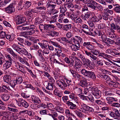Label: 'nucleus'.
Instances as JSON below:
<instances>
[{
	"instance_id": "1",
	"label": "nucleus",
	"mask_w": 120,
	"mask_h": 120,
	"mask_svg": "<svg viewBox=\"0 0 120 120\" xmlns=\"http://www.w3.org/2000/svg\"><path fill=\"white\" fill-rule=\"evenodd\" d=\"M6 57L8 60H7L5 63L3 64L2 68L5 70H6L9 68L12 64V57L10 56V55H6Z\"/></svg>"
},
{
	"instance_id": "2",
	"label": "nucleus",
	"mask_w": 120,
	"mask_h": 120,
	"mask_svg": "<svg viewBox=\"0 0 120 120\" xmlns=\"http://www.w3.org/2000/svg\"><path fill=\"white\" fill-rule=\"evenodd\" d=\"M81 111L86 114L88 113V111L91 112L94 111V109L92 108L83 104H81Z\"/></svg>"
},
{
	"instance_id": "3",
	"label": "nucleus",
	"mask_w": 120,
	"mask_h": 120,
	"mask_svg": "<svg viewBox=\"0 0 120 120\" xmlns=\"http://www.w3.org/2000/svg\"><path fill=\"white\" fill-rule=\"evenodd\" d=\"M14 20L16 24L19 25L25 22L26 19L25 17H22L20 15H16L14 18Z\"/></svg>"
},
{
	"instance_id": "4",
	"label": "nucleus",
	"mask_w": 120,
	"mask_h": 120,
	"mask_svg": "<svg viewBox=\"0 0 120 120\" xmlns=\"http://www.w3.org/2000/svg\"><path fill=\"white\" fill-rule=\"evenodd\" d=\"M22 1L19 2L18 7L20 8H19V10H22V7L24 8L25 9H28L30 7L32 4L31 1H26L25 2V3L24 5V6L22 7L21 5H22Z\"/></svg>"
},
{
	"instance_id": "5",
	"label": "nucleus",
	"mask_w": 120,
	"mask_h": 120,
	"mask_svg": "<svg viewBox=\"0 0 120 120\" xmlns=\"http://www.w3.org/2000/svg\"><path fill=\"white\" fill-rule=\"evenodd\" d=\"M83 65L86 68L89 67L90 69L93 68V65L92 62L88 59L86 58L83 61Z\"/></svg>"
},
{
	"instance_id": "6",
	"label": "nucleus",
	"mask_w": 120,
	"mask_h": 120,
	"mask_svg": "<svg viewBox=\"0 0 120 120\" xmlns=\"http://www.w3.org/2000/svg\"><path fill=\"white\" fill-rule=\"evenodd\" d=\"M57 84L62 89H64L67 87V85L65 80H58L56 81Z\"/></svg>"
},
{
	"instance_id": "7",
	"label": "nucleus",
	"mask_w": 120,
	"mask_h": 120,
	"mask_svg": "<svg viewBox=\"0 0 120 120\" xmlns=\"http://www.w3.org/2000/svg\"><path fill=\"white\" fill-rule=\"evenodd\" d=\"M5 10L6 12L8 13H11L14 12L15 9L14 7L12 4H10L8 7L5 8Z\"/></svg>"
},
{
	"instance_id": "8",
	"label": "nucleus",
	"mask_w": 120,
	"mask_h": 120,
	"mask_svg": "<svg viewBox=\"0 0 120 120\" xmlns=\"http://www.w3.org/2000/svg\"><path fill=\"white\" fill-rule=\"evenodd\" d=\"M15 66L19 71L22 73H24L23 68V66L21 63L19 62H16L15 63Z\"/></svg>"
},
{
	"instance_id": "9",
	"label": "nucleus",
	"mask_w": 120,
	"mask_h": 120,
	"mask_svg": "<svg viewBox=\"0 0 120 120\" xmlns=\"http://www.w3.org/2000/svg\"><path fill=\"white\" fill-rule=\"evenodd\" d=\"M101 91L97 89L92 93V94L96 99H99L101 97Z\"/></svg>"
},
{
	"instance_id": "10",
	"label": "nucleus",
	"mask_w": 120,
	"mask_h": 120,
	"mask_svg": "<svg viewBox=\"0 0 120 120\" xmlns=\"http://www.w3.org/2000/svg\"><path fill=\"white\" fill-rule=\"evenodd\" d=\"M32 101L33 103L38 104L41 103V101L40 98L35 96L32 95L31 96Z\"/></svg>"
},
{
	"instance_id": "11",
	"label": "nucleus",
	"mask_w": 120,
	"mask_h": 120,
	"mask_svg": "<svg viewBox=\"0 0 120 120\" xmlns=\"http://www.w3.org/2000/svg\"><path fill=\"white\" fill-rule=\"evenodd\" d=\"M82 66V64L79 61L75 62L74 68L77 72L80 71V68Z\"/></svg>"
},
{
	"instance_id": "12",
	"label": "nucleus",
	"mask_w": 120,
	"mask_h": 120,
	"mask_svg": "<svg viewBox=\"0 0 120 120\" xmlns=\"http://www.w3.org/2000/svg\"><path fill=\"white\" fill-rule=\"evenodd\" d=\"M98 77L102 79L105 80L106 81H109L110 80V78L108 75L104 74L102 75L100 74L98 75Z\"/></svg>"
},
{
	"instance_id": "13",
	"label": "nucleus",
	"mask_w": 120,
	"mask_h": 120,
	"mask_svg": "<svg viewBox=\"0 0 120 120\" xmlns=\"http://www.w3.org/2000/svg\"><path fill=\"white\" fill-rule=\"evenodd\" d=\"M102 19V17L100 15H98L97 16H94L92 18L91 20L92 21L95 22L99 21Z\"/></svg>"
},
{
	"instance_id": "14",
	"label": "nucleus",
	"mask_w": 120,
	"mask_h": 120,
	"mask_svg": "<svg viewBox=\"0 0 120 120\" xmlns=\"http://www.w3.org/2000/svg\"><path fill=\"white\" fill-rule=\"evenodd\" d=\"M106 99L107 103L110 104H112V102L113 101L116 102L118 101V99L116 98L112 97H107Z\"/></svg>"
},
{
	"instance_id": "15",
	"label": "nucleus",
	"mask_w": 120,
	"mask_h": 120,
	"mask_svg": "<svg viewBox=\"0 0 120 120\" xmlns=\"http://www.w3.org/2000/svg\"><path fill=\"white\" fill-rule=\"evenodd\" d=\"M86 77H89L94 80L95 79H96V75L93 72L89 71Z\"/></svg>"
},
{
	"instance_id": "16",
	"label": "nucleus",
	"mask_w": 120,
	"mask_h": 120,
	"mask_svg": "<svg viewBox=\"0 0 120 120\" xmlns=\"http://www.w3.org/2000/svg\"><path fill=\"white\" fill-rule=\"evenodd\" d=\"M75 44H76L80 46V44H82L83 41L82 38L79 36H76L75 37Z\"/></svg>"
},
{
	"instance_id": "17",
	"label": "nucleus",
	"mask_w": 120,
	"mask_h": 120,
	"mask_svg": "<svg viewBox=\"0 0 120 120\" xmlns=\"http://www.w3.org/2000/svg\"><path fill=\"white\" fill-rule=\"evenodd\" d=\"M75 45L73 44L72 45H71L69 47L72 50H73L76 51L79 49V48L80 47V46H79L78 45L76 44H74Z\"/></svg>"
},
{
	"instance_id": "18",
	"label": "nucleus",
	"mask_w": 120,
	"mask_h": 120,
	"mask_svg": "<svg viewBox=\"0 0 120 120\" xmlns=\"http://www.w3.org/2000/svg\"><path fill=\"white\" fill-rule=\"evenodd\" d=\"M38 44L40 46L41 48L43 49L46 48L49 45L48 41L45 40L43 41L42 43L39 42Z\"/></svg>"
},
{
	"instance_id": "19",
	"label": "nucleus",
	"mask_w": 120,
	"mask_h": 120,
	"mask_svg": "<svg viewBox=\"0 0 120 120\" xmlns=\"http://www.w3.org/2000/svg\"><path fill=\"white\" fill-rule=\"evenodd\" d=\"M2 99L4 101H6L9 100L10 98L9 95L7 94H3L0 96Z\"/></svg>"
},
{
	"instance_id": "20",
	"label": "nucleus",
	"mask_w": 120,
	"mask_h": 120,
	"mask_svg": "<svg viewBox=\"0 0 120 120\" xmlns=\"http://www.w3.org/2000/svg\"><path fill=\"white\" fill-rule=\"evenodd\" d=\"M5 37L6 38L10 41H12L15 38V35L13 34L10 35L7 34H6Z\"/></svg>"
},
{
	"instance_id": "21",
	"label": "nucleus",
	"mask_w": 120,
	"mask_h": 120,
	"mask_svg": "<svg viewBox=\"0 0 120 120\" xmlns=\"http://www.w3.org/2000/svg\"><path fill=\"white\" fill-rule=\"evenodd\" d=\"M16 101L17 104L19 107H22V105L25 102V101L21 98H18V100H16Z\"/></svg>"
},
{
	"instance_id": "22",
	"label": "nucleus",
	"mask_w": 120,
	"mask_h": 120,
	"mask_svg": "<svg viewBox=\"0 0 120 120\" xmlns=\"http://www.w3.org/2000/svg\"><path fill=\"white\" fill-rule=\"evenodd\" d=\"M34 25H30L28 26H24L22 27L21 29L22 30H29L30 29H32L34 28Z\"/></svg>"
},
{
	"instance_id": "23",
	"label": "nucleus",
	"mask_w": 120,
	"mask_h": 120,
	"mask_svg": "<svg viewBox=\"0 0 120 120\" xmlns=\"http://www.w3.org/2000/svg\"><path fill=\"white\" fill-rule=\"evenodd\" d=\"M82 27L83 28L84 30L82 29V30L83 32L85 34H88V32L87 31H86V30L87 31L88 30H89V27L87 25L85 24H83L82 26Z\"/></svg>"
},
{
	"instance_id": "24",
	"label": "nucleus",
	"mask_w": 120,
	"mask_h": 120,
	"mask_svg": "<svg viewBox=\"0 0 120 120\" xmlns=\"http://www.w3.org/2000/svg\"><path fill=\"white\" fill-rule=\"evenodd\" d=\"M66 1H67V0H66ZM67 2L66 1V2L64 3V8H63L61 5H60V12L61 13H64L66 12L67 10L66 6H67Z\"/></svg>"
},
{
	"instance_id": "25",
	"label": "nucleus",
	"mask_w": 120,
	"mask_h": 120,
	"mask_svg": "<svg viewBox=\"0 0 120 120\" xmlns=\"http://www.w3.org/2000/svg\"><path fill=\"white\" fill-rule=\"evenodd\" d=\"M11 77L9 75H5L4 77V81L6 82L8 84L11 81Z\"/></svg>"
},
{
	"instance_id": "26",
	"label": "nucleus",
	"mask_w": 120,
	"mask_h": 120,
	"mask_svg": "<svg viewBox=\"0 0 120 120\" xmlns=\"http://www.w3.org/2000/svg\"><path fill=\"white\" fill-rule=\"evenodd\" d=\"M68 45L69 46L71 45L74 44V43L75 44V40L74 38L72 37L71 38H68Z\"/></svg>"
},
{
	"instance_id": "27",
	"label": "nucleus",
	"mask_w": 120,
	"mask_h": 120,
	"mask_svg": "<svg viewBox=\"0 0 120 120\" xmlns=\"http://www.w3.org/2000/svg\"><path fill=\"white\" fill-rule=\"evenodd\" d=\"M50 3V2L49 3H48L46 5V7L49 9L51 10H54V9L55 8L56 5L51 4Z\"/></svg>"
},
{
	"instance_id": "28",
	"label": "nucleus",
	"mask_w": 120,
	"mask_h": 120,
	"mask_svg": "<svg viewBox=\"0 0 120 120\" xmlns=\"http://www.w3.org/2000/svg\"><path fill=\"white\" fill-rule=\"evenodd\" d=\"M28 52L25 49L23 48H20L19 50V52H18L20 54H22L26 55L28 54Z\"/></svg>"
},
{
	"instance_id": "29",
	"label": "nucleus",
	"mask_w": 120,
	"mask_h": 120,
	"mask_svg": "<svg viewBox=\"0 0 120 120\" xmlns=\"http://www.w3.org/2000/svg\"><path fill=\"white\" fill-rule=\"evenodd\" d=\"M54 94L56 95L61 97L62 96V93L57 89H55L54 91Z\"/></svg>"
},
{
	"instance_id": "30",
	"label": "nucleus",
	"mask_w": 120,
	"mask_h": 120,
	"mask_svg": "<svg viewBox=\"0 0 120 120\" xmlns=\"http://www.w3.org/2000/svg\"><path fill=\"white\" fill-rule=\"evenodd\" d=\"M16 83L17 84H20L22 82L23 80L22 78L21 77H18L16 78V80H15Z\"/></svg>"
},
{
	"instance_id": "31",
	"label": "nucleus",
	"mask_w": 120,
	"mask_h": 120,
	"mask_svg": "<svg viewBox=\"0 0 120 120\" xmlns=\"http://www.w3.org/2000/svg\"><path fill=\"white\" fill-rule=\"evenodd\" d=\"M79 85L82 87L86 86L87 85V83L86 80H82L80 81L79 83Z\"/></svg>"
},
{
	"instance_id": "32",
	"label": "nucleus",
	"mask_w": 120,
	"mask_h": 120,
	"mask_svg": "<svg viewBox=\"0 0 120 120\" xmlns=\"http://www.w3.org/2000/svg\"><path fill=\"white\" fill-rule=\"evenodd\" d=\"M7 89L9 90H11L9 86L3 85L2 86V92H7Z\"/></svg>"
},
{
	"instance_id": "33",
	"label": "nucleus",
	"mask_w": 120,
	"mask_h": 120,
	"mask_svg": "<svg viewBox=\"0 0 120 120\" xmlns=\"http://www.w3.org/2000/svg\"><path fill=\"white\" fill-rule=\"evenodd\" d=\"M8 84L10 85L13 88H14L15 85L17 84L15 80H11L10 81V82Z\"/></svg>"
},
{
	"instance_id": "34",
	"label": "nucleus",
	"mask_w": 120,
	"mask_h": 120,
	"mask_svg": "<svg viewBox=\"0 0 120 120\" xmlns=\"http://www.w3.org/2000/svg\"><path fill=\"white\" fill-rule=\"evenodd\" d=\"M54 86L53 84L52 83H48V86L46 87V88L49 90H52L53 89Z\"/></svg>"
},
{
	"instance_id": "35",
	"label": "nucleus",
	"mask_w": 120,
	"mask_h": 120,
	"mask_svg": "<svg viewBox=\"0 0 120 120\" xmlns=\"http://www.w3.org/2000/svg\"><path fill=\"white\" fill-rule=\"evenodd\" d=\"M68 106H70V108L71 109H75L76 108V105L69 101H68Z\"/></svg>"
},
{
	"instance_id": "36",
	"label": "nucleus",
	"mask_w": 120,
	"mask_h": 120,
	"mask_svg": "<svg viewBox=\"0 0 120 120\" xmlns=\"http://www.w3.org/2000/svg\"><path fill=\"white\" fill-rule=\"evenodd\" d=\"M52 33V37L54 38H55L56 37L58 36L59 35V32L55 31V30H52L51 31Z\"/></svg>"
},
{
	"instance_id": "37",
	"label": "nucleus",
	"mask_w": 120,
	"mask_h": 120,
	"mask_svg": "<svg viewBox=\"0 0 120 120\" xmlns=\"http://www.w3.org/2000/svg\"><path fill=\"white\" fill-rule=\"evenodd\" d=\"M88 71L86 70L84 68H82V69H81L80 71L79 72H78V73L81 72L82 74L86 76Z\"/></svg>"
},
{
	"instance_id": "38",
	"label": "nucleus",
	"mask_w": 120,
	"mask_h": 120,
	"mask_svg": "<svg viewBox=\"0 0 120 120\" xmlns=\"http://www.w3.org/2000/svg\"><path fill=\"white\" fill-rule=\"evenodd\" d=\"M115 119L118 120L120 119V113L118 110H115Z\"/></svg>"
},
{
	"instance_id": "39",
	"label": "nucleus",
	"mask_w": 120,
	"mask_h": 120,
	"mask_svg": "<svg viewBox=\"0 0 120 120\" xmlns=\"http://www.w3.org/2000/svg\"><path fill=\"white\" fill-rule=\"evenodd\" d=\"M20 35V36L26 38H28V34L27 31L21 32Z\"/></svg>"
},
{
	"instance_id": "40",
	"label": "nucleus",
	"mask_w": 120,
	"mask_h": 120,
	"mask_svg": "<svg viewBox=\"0 0 120 120\" xmlns=\"http://www.w3.org/2000/svg\"><path fill=\"white\" fill-rule=\"evenodd\" d=\"M35 26L34 27V28L32 29H30V31H27L28 35H33L35 33V30H34L35 29Z\"/></svg>"
},
{
	"instance_id": "41",
	"label": "nucleus",
	"mask_w": 120,
	"mask_h": 120,
	"mask_svg": "<svg viewBox=\"0 0 120 120\" xmlns=\"http://www.w3.org/2000/svg\"><path fill=\"white\" fill-rule=\"evenodd\" d=\"M68 95L69 100L71 101L75 98V95L73 93H70L69 91H68Z\"/></svg>"
},
{
	"instance_id": "42",
	"label": "nucleus",
	"mask_w": 120,
	"mask_h": 120,
	"mask_svg": "<svg viewBox=\"0 0 120 120\" xmlns=\"http://www.w3.org/2000/svg\"><path fill=\"white\" fill-rule=\"evenodd\" d=\"M5 57L0 52V65L3 64V63L4 61Z\"/></svg>"
},
{
	"instance_id": "43",
	"label": "nucleus",
	"mask_w": 120,
	"mask_h": 120,
	"mask_svg": "<svg viewBox=\"0 0 120 120\" xmlns=\"http://www.w3.org/2000/svg\"><path fill=\"white\" fill-rule=\"evenodd\" d=\"M75 76L74 77L77 78L78 80H82L84 78L83 76L77 73H75Z\"/></svg>"
},
{
	"instance_id": "44",
	"label": "nucleus",
	"mask_w": 120,
	"mask_h": 120,
	"mask_svg": "<svg viewBox=\"0 0 120 120\" xmlns=\"http://www.w3.org/2000/svg\"><path fill=\"white\" fill-rule=\"evenodd\" d=\"M27 59L26 58L24 57L23 58L22 60L21 63L23 64H25L28 66H29L30 65L27 62Z\"/></svg>"
},
{
	"instance_id": "45",
	"label": "nucleus",
	"mask_w": 120,
	"mask_h": 120,
	"mask_svg": "<svg viewBox=\"0 0 120 120\" xmlns=\"http://www.w3.org/2000/svg\"><path fill=\"white\" fill-rule=\"evenodd\" d=\"M107 38L106 36L104 34L101 36V37H100V40L103 42H105L107 40Z\"/></svg>"
},
{
	"instance_id": "46",
	"label": "nucleus",
	"mask_w": 120,
	"mask_h": 120,
	"mask_svg": "<svg viewBox=\"0 0 120 120\" xmlns=\"http://www.w3.org/2000/svg\"><path fill=\"white\" fill-rule=\"evenodd\" d=\"M37 105L36 103V104H32L30 106L33 109H37L40 108V105Z\"/></svg>"
},
{
	"instance_id": "47",
	"label": "nucleus",
	"mask_w": 120,
	"mask_h": 120,
	"mask_svg": "<svg viewBox=\"0 0 120 120\" xmlns=\"http://www.w3.org/2000/svg\"><path fill=\"white\" fill-rule=\"evenodd\" d=\"M47 108L50 110L54 109L53 105L50 103H47Z\"/></svg>"
},
{
	"instance_id": "48",
	"label": "nucleus",
	"mask_w": 120,
	"mask_h": 120,
	"mask_svg": "<svg viewBox=\"0 0 120 120\" xmlns=\"http://www.w3.org/2000/svg\"><path fill=\"white\" fill-rule=\"evenodd\" d=\"M12 48L18 52H19V50H20V48L19 47H18V45H16L15 44H13L12 46Z\"/></svg>"
},
{
	"instance_id": "49",
	"label": "nucleus",
	"mask_w": 120,
	"mask_h": 120,
	"mask_svg": "<svg viewBox=\"0 0 120 120\" xmlns=\"http://www.w3.org/2000/svg\"><path fill=\"white\" fill-rule=\"evenodd\" d=\"M68 17L70 18L72 20H74V21L77 18V15L74 13L70 15H68Z\"/></svg>"
},
{
	"instance_id": "50",
	"label": "nucleus",
	"mask_w": 120,
	"mask_h": 120,
	"mask_svg": "<svg viewBox=\"0 0 120 120\" xmlns=\"http://www.w3.org/2000/svg\"><path fill=\"white\" fill-rule=\"evenodd\" d=\"M42 20L38 17H36L35 19V22L37 24H38L42 22Z\"/></svg>"
},
{
	"instance_id": "51",
	"label": "nucleus",
	"mask_w": 120,
	"mask_h": 120,
	"mask_svg": "<svg viewBox=\"0 0 120 120\" xmlns=\"http://www.w3.org/2000/svg\"><path fill=\"white\" fill-rule=\"evenodd\" d=\"M90 57L91 59L93 61H97L99 59L98 57L92 54H91Z\"/></svg>"
},
{
	"instance_id": "52",
	"label": "nucleus",
	"mask_w": 120,
	"mask_h": 120,
	"mask_svg": "<svg viewBox=\"0 0 120 120\" xmlns=\"http://www.w3.org/2000/svg\"><path fill=\"white\" fill-rule=\"evenodd\" d=\"M39 49V47L38 45H34L30 47V50H37Z\"/></svg>"
},
{
	"instance_id": "53",
	"label": "nucleus",
	"mask_w": 120,
	"mask_h": 120,
	"mask_svg": "<svg viewBox=\"0 0 120 120\" xmlns=\"http://www.w3.org/2000/svg\"><path fill=\"white\" fill-rule=\"evenodd\" d=\"M114 10L117 13H120V6H117L114 8Z\"/></svg>"
},
{
	"instance_id": "54",
	"label": "nucleus",
	"mask_w": 120,
	"mask_h": 120,
	"mask_svg": "<svg viewBox=\"0 0 120 120\" xmlns=\"http://www.w3.org/2000/svg\"><path fill=\"white\" fill-rule=\"evenodd\" d=\"M16 39L17 41L18 42H19L18 43V44L19 45H21L20 43H23L24 41V39L20 37H18L17 38H16Z\"/></svg>"
},
{
	"instance_id": "55",
	"label": "nucleus",
	"mask_w": 120,
	"mask_h": 120,
	"mask_svg": "<svg viewBox=\"0 0 120 120\" xmlns=\"http://www.w3.org/2000/svg\"><path fill=\"white\" fill-rule=\"evenodd\" d=\"M108 85L110 86L116 87L117 86V85L116 84L115 82L112 81L110 82L109 83Z\"/></svg>"
},
{
	"instance_id": "56",
	"label": "nucleus",
	"mask_w": 120,
	"mask_h": 120,
	"mask_svg": "<svg viewBox=\"0 0 120 120\" xmlns=\"http://www.w3.org/2000/svg\"><path fill=\"white\" fill-rule=\"evenodd\" d=\"M55 109L57 111L61 113L63 112V110L62 108L59 106H57L56 107Z\"/></svg>"
},
{
	"instance_id": "57",
	"label": "nucleus",
	"mask_w": 120,
	"mask_h": 120,
	"mask_svg": "<svg viewBox=\"0 0 120 120\" xmlns=\"http://www.w3.org/2000/svg\"><path fill=\"white\" fill-rule=\"evenodd\" d=\"M99 50L97 49H94L91 51V52L93 54L96 56H98Z\"/></svg>"
},
{
	"instance_id": "58",
	"label": "nucleus",
	"mask_w": 120,
	"mask_h": 120,
	"mask_svg": "<svg viewBox=\"0 0 120 120\" xmlns=\"http://www.w3.org/2000/svg\"><path fill=\"white\" fill-rule=\"evenodd\" d=\"M95 32L96 33V35L101 36L105 34L104 32L102 30H98L97 31V33H96L95 31Z\"/></svg>"
},
{
	"instance_id": "59",
	"label": "nucleus",
	"mask_w": 120,
	"mask_h": 120,
	"mask_svg": "<svg viewBox=\"0 0 120 120\" xmlns=\"http://www.w3.org/2000/svg\"><path fill=\"white\" fill-rule=\"evenodd\" d=\"M24 15L26 16H29V17H31L32 15L31 12L29 11H27L25 12L24 13Z\"/></svg>"
},
{
	"instance_id": "60",
	"label": "nucleus",
	"mask_w": 120,
	"mask_h": 120,
	"mask_svg": "<svg viewBox=\"0 0 120 120\" xmlns=\"http://www.w3.org/2000/svg\"><path fill=\"white\" fill-rule=\"evenodd\" d=\"M55 52L57 54V55L59 56L58 55L62 52V50L61 48H56L55 49Z\"/></svg>"
},
{
	"instance_id": "61",
	"label": "nucleus",
	"mask_w": 120,
	"mask_h": 120,
	"mask_svg": "<svg viewBox=\"0 0 120 120\" xmlns=\"http://www.w3.org/2000/svg\"><path fill=\"white\" fill-rule=\"evenodd\" d=\"M97 64L100 66H103V61L102 60H98L97 61Z\"/></svg>"
},
{
	"instance_id": "62",
	"label": "nucleus",
	"mask_w": 120,
	"mask_h": 120,
	"mask_svg": "<svg viewBox=\"0 0 120 120\" xmlns=\"http://www.w3.org/2000/svg\"><path fill=\"white\" fill-rule=\"evenodd\" d=\"M104 13L107 14H112V12L111 11L109 10L108 9H105L104 10Z\"/></svg>"
},
{
	"instance_id": "63",
	"label": "nucleus",
	"mask_w": 120,
	"mask_h": 120,
	"mask_svg": "<svg viewBox=\"0 0 120 120\" xmlns=\"http://www.w3.org/2000/svg\"><path fill=\"white\" fill-rule=\"evenodd\" d=\"M75 112L77 116L79 117H81L83 115L81 112L79 111H75Z\"/></svg>"
},
{
	"instance_id": "64",
	"label": "nucleus",
	"mask_w": 120,
	"mask_h": 120,
	"mask_svg": "<svg viewBox=\"0 0 120 120\" xmlns=\"http://www.w3.org/2000/svg\"><path fill=\"white\" fill-rule=\"evenodd\" d=\"M111 106L116 107H119L120 106V104L118 103L115 102L112 104L111 105Z\"/></svg>"
}]
</instances>
